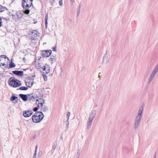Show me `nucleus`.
Instances as JSON below:
<instances>
[{"label":"nucleus","instance_id":"1","mask_svg":"<svg viewBox=\"0 0 158 158\" xmlns=\"http://www.w3.org/2000/svg\"><path fill=\"white\" fill-rule=\"evenodd\" d=\"M143 106H141L139 110L138 114L135 119L134 125V129L135 130H136L137 129L141 121L143 116Z\"/></svg>","mask_w":158,"mask_h":158},{"label":"nucleus","instance_id":"2","mask_svg":"<svg viewBox=\"0 0 158 158\" xmlns=\"http://www.w3.org/2000/svg\"><path fill=\"white\" fill-rule=\"evenodd\" d=\"M44 115L42 112L38 111L35 113L32 117V119L33 122L35 123L40 122L43 119Z\"/></svg>","mask_w":158,"mask_h":158},{"label":"nucleus","instance_id":"3","mask_svg":"<svg viewBox=\"0 0 158 158\" xmlns=\"http://www.w3.org/2000/svg\"><path fill=\"white\" fill-rule=\"evenodd\" d=\"M9 84L13 87H17L21 85V84L20 81L17 80L14 77H10L9 81Z\"/></svg>","mask_w":158,"mask_h":158},{"label":"nucleus","instance_id":"4","mask_svg":"<svg viewBox=\"0 0 158 158\" xmlns=\"http://www.w3.org/2000/svg\"><path fill=\"white\" fill-rule=\"evenodd\" d=\"M33 0H23L22 2V6L23 9L30 8L32 5Z\"/></svg>","mask_w":158,"mask_h":158},{"label":"nucleus","instance_id":"5","mask_svg":"<svg viewBox=\"0 0 158 158\" xmlns=\"http://www.w3.org/2000/svg\"><path fill=\"white\" fill-rule=\"evenodd\" d=\"M30 35H31V39H38L40 36L39 33L36 30L32 31L31 32Z\"/></svg>","mask_w":158,"mask_h":158},{"label":"nucleus","instance_id":"6","mask_svg":"<svg viewBox=\"0 0 158 158\" xmlns=\"http://www.w3.org/2000/svg\"><path fill=\"white\" fill-rule=\"evenodd\" d=\"M52 52L51 50H42L41 52V56L43 57H48L51 55Z\"/></svg>","mask_w":158,"mask_h":158},{"label":"nucleus","instance_id":"7","mask_svg":"<svg viewBox=\"0 0 158 158\" xmlns=\"http://www.w3.org/2000/svg\"><path fill=\"white\" fill-rule=\"evenodd\" d=\"M34 83V79L30 77H28L26 80L27 86L29 87H31L32 86Z\"/></svg>","mask_w":158,"mask_h":158},{"label":"nucleus","instance_id":"8","mask_svg":"<svg viewBox=\"0 0 158 158\" xmlns=\"http://www.w3.org/2000/svg\"><path fill=\"white\" fill-rule=\"evenodd\" d=\"M96 114V110H93L89 115V117L87 122L92 123V121L95 117Z\"/></svg>","mask_w":158,"mask_h":158},{"label":"nucleus","instance_id":"9","mask_svg":"<svg viewBox=\"0 0 158 158\" xmlns=\"http://www.w3.org/2000/svg\"><path fill=\"white\" fill-rule=\"evenodd\" d=\"M39 68L42 69L43 71H45L46 74L50 72V67L47 64L42 67H39Z\"/></svg>","mask_w":158,"mask_h":158},{"label":"nucleus","instance_id":"10","mask_svg":"<svg viewBox=\"0 0 158 158\" xmlns=\"http://www.w3.org/2000/svg\"><path fill=\"white\" fill-rule=\"evenodd\" d=\"M36 100V104L38 105V106L39 108L40 106H43L45 102L43 98H40Z\"/></svg>","mask_w":158,"mask_h":158},{"label":"nucleus","instance_id":"11","mask_svg":"<svg viewBox=\"0 0 158 158\" xmlns=\"http://www.w3.org/2000/svg\"><path fill=\"white\" fill-rule=\"evenodd\" d=\"M15 67V64L12 62V60H11V62L9 64V66L8 67V65L7 64H6V66H4V70H6L7 69H10V68H13Z\"/></svg>","mask_w":158,"mask_h":158},{"label":"nucleus","instance_id":"12","mask_svg":"<svg viewBox=\"0 0 158 158\" xmlns=\"http://www.w3.org/2000/svg\"><path fill=\"white\" fill-rule=\"evenodd\" d=\"M32 111L31 110L24 111L23 113V116L25 117H29L32 114Z\"/></svg>","mask_w":158,"mask_h":158},{"label":"nucleus","instance_id":"13","mask_svg":"<svg viewBox=\"0 0 158 158\" xmlns=\"http://www.w3.org/2000/svg\"><path fill=\"white\" fill-rule=\"evenodd\" d=\"M13 73L17 76H22L23 75V72L21 71L15 70L12 71Z\"/></svg>","mask_w":158,"mask_h":158},{"label":"nucleus","instance_id":"14","mask_svg":"<svg viewBox=\"0 0 158 158\" xmlns=\"http://www.w3.org/2000/svg\"><path fill=\"white\" fill-rule=\"evenodd\" d=\"M16 17L18 19H21L22 18L23 15V14L20 11H18L16 13Z\"/></svg>","mask_w":158,"mask_h":158},{"label":"nucleus","instance_id":"15","mask_svg":"<svg viewBox=\"0 0 158 158\" xmlns=\"http://www.w3.org/2000/svg\"><path fill=\"white\" fill-rule=\"evenodd\" d=\"M19 96L24 101H26L27 100L28 98L27 95L26 94H20Z\"/></svg>","mask_w":158,"mask_h":158},{"label":"nucleus","instance_id":"16","mask_svg":"<svg viewBox=\"0 0 158 158\" xmlns=\"http://www.w3.org/2000/svg\"><path fill=\"white\" fill-rule=\"evenodd\" d=\"M41 107V110L43 111H46L48 110V107L45 105L41 106H40V108Z\"/></svg>","mask_w":158,"mask_h":158},{"label":"nucleus","instance_id":"17","mask_svg":"<svg viewBox=\"0 0 158 158\" xmlns=\"http://www.w3.org/2000/svg\"><path fill=\"white\" fill-rule=\"evenodd\" d=\"M158 72V63L157 65H156L155 67L154 68V69H153V70L152 71V73L154 74L155 75H156V74Z\"/></svg>","mask_w":158,"mask_h":158},{"label":"nucleus","instance_id":"18","mask_svg":"<svg viewBox=\"0 0 158 158\" xmlns=\"http://www.w3.org/2000/svg\"><path fill=\"white\" fill-rule=\"evenodd\" d=\"M7 59V60L9 61V59L5 55H1L0 56V65H1V61L3 59Z\"/></svg>","mask_w":158,"mask_h":158},{"label":"nucleus","instance_id":"19","mask_svg":"<svg viewBox=\"0 0 158 158\" xmlns=\"http://www.w3.org/2000/svg\"><path fill=\"white\" fill-rule=\"evenodd\" d=\"M155 75L151 73L148 79V83H150L154 78Z\"/></svg>","mask_w":158,"mask_h":158},{"label":"nucleus","instance_id":"20","mask_svg":"<svg viewBox=\"0 0 158 158\" xmlns=\"http://www.w3.org/2000/svg\"><path fill=\"white\" fill-rule=\"evenodd\" d=\"M49 60L51 62V63H53V62L56 61V59L55 56H51L50 58L49 59Z\"/></svg>","mask_w":158,"mask_h":158},{"label":"nucleus","instance_id":"21","mask_svg":"<svg viewBox=\"0 0 158 158\" xmlns=\"http://www.w3.org/2000/svg\"><path fill=\"white\" fill-rule=\"evenodd\" d=\"M38 39H31V42H30V44L32 45H35L38 42Z\"/></svg>","mask_w":158,"mask_h":158},{"label":"nucleus","instance_id":"22","mask_svg":"<svg viewBox=\"0 0 158 158\" xmlns=\"http://www.w3.org/2000/svg\"><path fill=\"white\" fill-rule=\"evenodd\" d=\"M29 8H25V10H24L23 13L26 14L28 15L29 14L30 12V10L29 9Z\"/></svg>","mask_w":158,"mask_h":158},{"label":"nucleus","instance_id":"23","mask_svg":"<svg viewBox=\"0 0 158 158\" xmlns=\"http://www.w3.org/2000/svg\"><path fill=\"white\" fill-rule=\"evenodd\" d=\"M81 4H80L78 6V10L77 14V17H78L80 14V10H81Z\"/></svg>","mask_w":158,"mask_h":158},{"label":"nucleus","instance_id":"24","mask_svg":"<svg viewBox=\"0 0 158 158\" xmlns=\"http://www.w3.org/2000/svg\"><path fill=\"white\" fill-rule=\"evenodd\" d=\"M48 19V15L47 14L46 17H45V27L46 28H47V21Z\"/></svg>","mask_w":158,"mask_h":158},{"label":"nucleus","instance_id":"25","mask_svg":"<svg viewBox=\"0 0 158 158\" xmlns=\"http://www.w3.org/2000/svg\"><path fill=\"white\" fill-rule=\"evenodd\" d=\"M30 96L28 98L27 100L30 101H33V100L35 99V98L33 96H31L30 95H28Z\"/></svg>","mask_w":158,"mask_h":158},{"label":"nucleus","instance_id":"26","mask_svg":"<svg viewBox=\"0 0 158 158\" xmlns=\"http://www.w3.org/2000/svg\"><path fill=\"white\" fill-rule=\"evenodd\" d=\"M19 89L21 90H26L28 89V88L25 86H22L19 87Z\"/></svg>","mask_w":158,"mask_h":158},{"label":"nucleus","instance_id":"27","mask_svg":"<svg viewBox=\"0 0 158 158\" xmlns=\"http://www.w3.org/2000/svg\"><path fill=\"white\" fill-rule=\"evenodd\" d=\"M92 124V123L91 122H87V127L88 129H90L91 127Z\"/></svg>","mask_w":158,"mask_h":158},{"label":"nucleus","instance_id":"28","mask_svg":"<svg viewBox=\"0 0 158 158\" xmlns=\"http://www.w3.org/2000/svg\"><path fill=\"white\" fill-rule=\"evenodd\" d=\"M106 60V64H108L109 63V60L106 56H104L103 57V60L104 61Z\"/></svg>","mask_w":158,"mask_h":158},{"label":"nucleus","instance_id":"29","mask_svg":"<svg viewBox=\"0 0 158 158\" xmlns=\"http://www.w3.org/2000/svg\"><path fill=\"white\" fill-rule=\"evenodd\" d=\"M5 7L0 5V12L5 10Z\"/></svg>","mask_w":158,"mask_h":158},{"label":"nucleus","instance_id":"30","mask_svg":"<svg viewBox=\"0 0 158 158\" xmlns=\"http://www.w3.org/2000/svg\"><path fill=\"white\" fill-rule=\"evenodd\" d=\"M66 126L67 129L69 128V120L67 119V120L65 122Z\"/></svg>","mask_w":158,"mask_h":158},{"label":"nucleus","instance_id":"31","mask_svg":"<svg viewBox=\"0 0 158 158\" xmlns=\"http://www.w3.org/2000/svg\"><path fill=\"white\" fill-rule=\"evenodd\" d=\"M15 96H12L10 98V100L11 101H15Z\"/></svg>","mask_w":158,"mask_h":158},{"label":"nucleus","instance_id":"32","mask_svg":"<svg viewBox=\"0 0 158 158\" xmlns=\"http://www.w3.org/2000/svg\"><path fill=\"white\" fill-rule=\"evenodd\" d=\"M43 76L44 78V80L45 81H46L47 80V77L44 74H43Z\"/></svg>","mask_w":158,"mask_h":158},{"label":"nucleus","instance_id":"33","mask_svg":"<svg viewBox=\"0 0 158 158\" xmlns=\"http://www.w3.org/2000/svg\"><path fill=\"white\" fill-rule=\"evenodd\" d=\"M70 113L69 112H68L67 114V119L69 120V117L70 116Z\"/></svg>","mask_w":158,"mask_h":158},{"label":"nucleus","instance_id":"34","mask_svg":"<svg viewBox=\"0 0 158 158\" xmlns=\"http://www.w3.org/2000/svg\"><path fill=\"white\" fill-rule=\"evenodd\" d=\"M56 143H54L52 146V148L54 149H55L56 148Z\"/></svg>","mask_w":158,"mask_h":158},{"label":"nucleus","instance_id":"35","mask_svg":"<svg viewBox=\"0 0 158 158\" xmlns=\"http://www.w3.org/2000/svg\"><path fill=\"white\" fill-rule=\"evenodd\" d=\"M15 102H14V103H17V102L19 100V98H18V97H16V96H15Z\"/></svg>","mask_w":158,"mask_h":158},{"label":"nucleus","instance_id":"36","mask_svg":"<svg viewBox=\"0 0 158 158\" xmlns=\"http://www.w3.org/2000/svg\"><path fill=\"white\" fill-rule=\"evenodd\" d=\"M38 110V108L37 107H35L33 108V110L35 112H36Z\"/></svg>","mask_w":158,"mask_h":158},{"label":"nucleus","instance_id":"37","mask_svg":"<svg viewBox=\"0 0 158 158\" xmlns=\"http://www.w3.org/2000/svg\"><path fill=\"white\" fill-rule=\"evenodd\" d=\"M2 20L1 19V18L0 17V27H1L2 26Z\"/></svg>","mask_w":158,"mask_h":158},{"label":"nucleus","instance_id":"38","mask_svg":"<svg viewBox=\"0 0 158 158\" xmlns=\"http://www.w3.org/2000/svg\"><path fill=\"white\" fill-rule=\"evenodd\" d=\"M59 4L60 5L62 6L63 4L62 1V0H60L59 1Z\"/></svg>","mask_w":158,"mask_h":158},{"label":"nucleus","instance_id":"39","mask_svg":"<svg viewBox=\"0 0 158 158\" xmlns=\"http://www.w3.org/2000/svg\"><path fill=\"white\" fill-rule=\"evenodd\" d=\"M49 1L51 5L53 4L54 2V0H49Z\"/></svg>","mask_w":158,"mask_h":158},{"label":"nucleus","instance_id":"40","mask_svg":"<svg viewBox=\"0 0 158 158\" xmlns=\"http://www.w3.org/2000/svg\"><path fill=\"white\" fill-rule=\"evenodd\" d=\"M80 154V150H78L77 153V155L78 156H79Z\"/></svg>","mask_w":158,"mask_h":158},{"label":"nucleus","instance_id":"41","mask_svg":"<svg viewBox=\"0 0 158 158\" xmlns=\"http://www.w3.org/2000/svg\"><path fill=\"white\" fill-rule=\"evenodd\" d=\"M52 50H53V51H54V52H56V47L55 46V47H53L52 48Z\"/></svg>","mask_w":158,"mask_h":158},{"label":"nucleus","instance_id":"42","mask_svg":"<svg viewBox=\"0 0 158 158\" xmlns=\"http://www.w3.org/2000/svg\"><path fill=\"white\" fill-rule=\"evenodd\" d=\"M6 64H5V63H1V65H0V66H1V65H2V66H6Z\"/></svg>","mask_w":158,"mask_h":158},{"label":"nucleus","instance_id":"43","mask_svg":"<svg viewBox=\"0 0 158 158\" xmlns=\"http://www.w3.org/2000/svg\"><path fill=\"white\" fill-rule=\"evenodd\" d=\"M46 92L47 93V94H48L50 92V90H49V89H47V91H46Z\"/></svg>","mask_w":158,"mask_h":158},{"label":"nucleus","instance_id":"44","mask_svg":"<svg viewBox=\"0 0 158 158\" xmlns=\"http://www.w3.org/2000/svg\"><path fill=\"white\" fill-rule=\"evenodd\" d=\"M36 153H35L34 154L33 158H36Z\"/></svg>","mask_w":158,"mask_h":158},{"label":"nucleus","instance_id":"45","mask_svg":"<svg viewBox=\"0 0 158 158\" xmlns=\"http://www.w3.org/2000/svg\"><path fill=\"white\" fill-rule=\"evenodd\" d=\"M37 146H36L35 147V153H37Z\"/></svg>","mask_w":158,"mask_h":158},{"label":"nucleus","instance_id":"46","mask_svg":"<svg viewBox=\"0 0 158 158\" xmlns=\"http://www.w3.org/2000/svg\"><path fill=\"white\" fill-rule=\"evenodd\" d=\"M149 121H150V119H148L147 121V123H149Z\"/></svg>","mask_w":158,"mask_h":158},{"label":"nucleus","instance_id":"47","mask_svg":"<svg viewBox=\"0 0 158 158\" xmlns=\"http://www.w3.org/2000/svg\"><path fill=\"white\" fill-rule=\"evenodd\" d=\"M74 0H70V1L73 3L74 2Z\"/></svg>","mask_w":158,"mask_h":158},{"label":"nucleus","instance_id":"48","mask_svg":"<svg viewBox=\"0 0 158 158\" xmlns=\"http://www.w3.org/2000/svg\"><path fill=\"white\" fill-rule=\"evenodd\" d=\"M79 156H78L77 155H76V157H77L78 158L79 157Z\"/></svg>","mask_w":158,"mask_h":158},{"label":"nucleus","instance_id":"49","mask_svg":"<svg viewBox=\"0 0 158 158\" xmlns=\"http://www.w3.org/2000/svg\"><path fill=\"white\" fill-rule=\"evenodd\" d=\"M33 138L34 139H35V135L33 137Z\"/></svg>","mask_w":158,"mask_h":158},{"label":"nucleus","instance_id":"50","mask_svg":"<svg viewBox=\"0 0 158 158\" xmlns=\"http://www.w3.org/2000/svg\"><path fill=\"white\" fill-rule=\"evenodd\" d=\"M23 60H26V59H25V57H24V58H23Z\"/></svg>","mask_w":158,"mask_h":158},{"label":"nucleus","instance_id":"51","mask_svg":"<svg viewBox=\"0 0 158 158\" xmlns=\"http://www.w3.org/2000/svg\"><path fill=\"white\" fill-rule=\"evenodd\" d=\"M35 77V76H32V77Z\"/></svg>","mask_w":158,"mask_h":158},{"label":"nucleus","instance_id":"52","mask_svg":"<svg viewBox=\"0 0 158 158\" xmlns=\"http://www.w3.org/2000/svg\"><path fill=\"white\" fill-rule=\"evenodd\" d=\"M100 77V76L99 75H98V77Z\"/></svg>","mask_w":158,"mask_h":158},{"label":"nucleus","instance_id":"53","mask_svg":"<svg viewBox=\"0 0 158 158\" xmlns=\"http://www.w3.org/2000/svg\"><path fill=\"white\" fill-rule=\"evenodd\" d=\"M155 157H156V155H155Z\"/></svg>","mask_w":158,"mask_h":158}]
</instances>
